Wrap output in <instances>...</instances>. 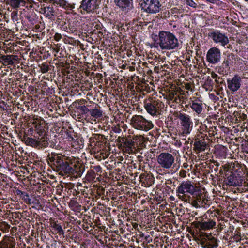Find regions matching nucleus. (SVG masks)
Here are the masks:
<instances>
[{
    "mask_svg": "<svg viewBox=\"0 0 248 248\" xmlns=\"http://www.w3.org/2000/svg\"><path fill=\"white\" fill-rule=\"evenodd\" d=\"M52 227L55 229V230L57 231V233H58L60 235L64 234V232L60 225L55 222L53 224Z\"/></svg>",
    "mask_w": 248,
    "mask_h": 248,
    "instance_id": "nucleus-27",
    "label": "nucleus"
},
{
    "mask_svg": "<svg viewBox=\"0 0 248 248\" xmlns=\"http://www.w3.org/2000/svg\"><path fill=\"white\" fill-rule=\"evenodd\" d=\"M147 177H149L150 178V176H146V178H147Z\"/></svg>",
    "mask_w": 248,
    "mask_h": 248,
    "instance_id": "nucleus-56",
    "label": "nucleus"
},
{
    "mask_svg": "<svg viewBox=\"0 0 248 248\" xmlns=\"http://www.w3.org/2000/svg\"><path fill=\"white\" fill-rule=\"evenodd\" d=\"M195 188L189 180L182 182L176 189L177 196L181 200L190 203L191 197L188 194L193 195Z\"/></svg>",
    "mask_w": 248,
    "mask_h": 248,
    "instance_id": "nucleus-3",
    "label": "nucleus"
},
{
    "mask_svg": "<svg viewBox=\"0 0 248 248\" xmlns=\"http://www.w3.org/2000/svg\"><path fill=\"white\" fill-rule=\"evenodd\" d=\"M224 170L226 171H227L229 169V165L226 164L224 166Z\"/></svg>",
    "mask_w": 248,
    "mask_h": 248,
    "instance_id": "nucleus-44",
    "label": "nucleus"
},
{
    "mask_svg": "<svg viewBox=\"0 0 248 248\" xmlns=\"http://www.w3.org/2000/svg\"><path fill=\"white\" fill-rule=\"evenodd\" d=\"M220 51L217 47L211 48L207 53L206 59L210 63L215 64L218 62L220 61Z\"/></svg>",
    "mask_w": 248,
    "mask_h": 248,
    "instance_id": "nucleus-9",
    "label": "nucleus"
},
{
    "mask_svg": "<svg viewBox=\"0 0 248 248\" xmlns=\"http://www.w3.org/2000/svg\"><path fill=\"white\" fill-rule=\"evenodd\" d=\"M175 145L180 147L182 145V143L180 141H177L175 143Z\"/></svg>",
    "mask_w": 248,
    "mask_h": 248,
    "instance_id": "nucleus-46",
    "label": "nucleus"
},
{
    "mask_svg": "<svg viewBox=\"0 0 248 248\" xmlns=\"http://www.w3.org/2000/svg\"><path fill=\"white\" fill-rule=\"evenodd\" d=\"M21 3L25 4L23 0H8V4L14 9H17Z\"/></svg>",
    "mask_w": 248,
    "mask_h": 248,
    "instance_id": "nucleus-23",
    "label": "nucleus"
},
{
    "mask_svg": "<svg viewBox=\"0 0 248 248\" xmlns=\"http://www.w3.org/2000/svg\"><path fill=\"white\" fill-rule=\"evenodd\" d=\"M0 59L6 65H13L18 61V56L14 55H0Z\"/></svg>",
    "mask_w": 248,
    "mask_h": 248,
    "instance_id": "nucleus-15",
    "label": "nucleus"
},
{
    "mask_svg": "<svg viewBox=\"0 0 248 248\" xmlns=\"http://www.w3.org/2000/svg\"><path fill=\"white\" fill-rule=\"evenodd\" d=\"M177 117L180 120L181 125L183 127V134H189L192 128L193 124L190 116L184 113L179 112Z\"/></svg>",
    "mask_w": 248,
    "mask_h": 248,
    "instance_id": "nucleus-8",
    "label": "nucleus"
},
{
    "mask_svg": "<svg viewBox=\"0 0 248 248\" xmlns=\"http://www.w3.org/2000/svg\"><path fill=\"white\" fill-rule=\"evenodd\" d=\"M48 145V142L46 138L42 137L40 138H38L37 140V148L40 149L46 148Z\"/></svg>",
    "mask_w": 248,
    "mask_h": 248,
    "instance_id": "nucleus-20",
    "label": "nucleus"
},
{
    "mask_svg": "<svg viewBox=\"0 0 248 248\" xmlns=\"http://www.w3.org/2000/svg\"><path fill=\"white\" fill-rule=\"evenodd\" d=\"M185 89L187 90H191V91L192 90V89H191V85L189 83H185Z\"/></svg>",
    "mask_w": 248,
    "mask_h": 248,
    "instance_id": "nucleus-39",
    "label": "nucleus"
},
{
    "mask_svg": "<svg viewBox=\"0 0 248 248\" xmlns=\"http://www.w3.org/2000/svg\"><path fill=\"white\" fill-rule=\"evenodd\" d=\"M78 108L82 112V113L84 114H86L87 113L90 112V109H88V108L85 106H79Z\"/></svg>",
    "mask_w": 248,
    "mask_h": 248,
    "instance_id": "nucleus-30",
    "label": "nucleus"
},
{
    "mask_svg": "<svg viewBox=\"0 0 248 248\" xmlns=\"http://www.w3.org/2000/svg\"><path fill=\"white\" fill-rule=\"evenodd\" d=\"M227 184L230 186H238L239 183L237 181L236 177H234L232 175H230L227 178Z\"/></svg>",
    "mask_w": 248,
    "mask_h": 248,
    "instance_id": "nucleus-22",
    "label": "nucleus"
},
{
    "mask_svg": "<svg viewBox=\"0 0 248 248\" xmlns=\"http://www.w3.org/2000/svg\"><path fill=\"white\" fill-rule=\"evenodd\" d=\"M164 104L160 100L150 98L144 101V108L146 111L152 116L159 114L161 109L163 108Z\"/></svg>",
    "mask_w": 248,
    "mask_h": 248,
    "instance_id": "nucleus-5",
    "label": "nucleus"
},
{
    "mask_svg": "<svg viewBox=\"0 0 248 248\" xmlns=\"http://www.w3.org/2000/svg\"><path fill=\"white\" fill-rule=\"evenodd\" d=\"M44 1H45L46 0H44Z\"/></svg>",
    "mask_w": 248,
    "mask_h": 248,
    "instance_id": "nucleus-58",
    "label": "nucleus"
},
{
    "mask_svg": "<svg viewBox=\"0 0 248 248\" xmlns=\"http://www.w3.org/2000/svg\"><path fill=\"white\" fill-rule=\"evenodd\" d=\"M54 38L56 41H59L62 38V35L60 33H55V34L54 36Z\"/></svg>",
    "mask_w": 248,
    "mask_h": 248,
    "instance_id": "nucleus-37",
    "label": "nucleus"
},
{
    "mask_svg": "<svg viewBox=\"0 0 248 248\" xmlns=\"http://www.w3.org/2000/svg\"><path fill=\"white\" fill-rule=\"evenodd\" d=\"M69 168L71 170L68 172V174L73 175L76 177H80L83 171V169L79 163H71Z\"/></svg>",
    "mask_w": 248,
    "mask_h": 248,
    "instance_id": "nucleus-13",
    "label": "nucleus"
},
{
    "mask_svg": "<svg viewBox=\"0 0 248 248\" xmlns=\"http://www.w3.org/2000/svg\"><path fill=\"white\" fill-rule=\"evenodd\" d=\"M188 142H189V141H186V142H185V143H186V144H187V143H188Z\"/></svg>",
    "mask_w": 248,
    "mask_h": 248,
    "instance_id": "nucleus-54",
    "label": "nucleus"
},
{
    "mask_svg": "<svg viewBox=\"0 0 248 248\" xmlns=\"http://www.w3.org/2000/svg\"><path fill=\"white\" fill-rule=\"evenodd\" d=\"M102 113V111L101 109H98L97 108L90 109V114L91 116L93 117V120L94 121H95L96 119L102 117L103 115Z\"/></svg>",
    "mask_w": 248,
    "mask_h": 248,
    "instance_id": "nucleus-19",
    "label": "nucleus"
},
{
    "mask_svg": "<svg viewBox=\"0 0 248 248\" xmlns=\"http://www.w3.org/2000/svg\"><path fill=\"white\" fill-rule=\"evenodd\" d=\"M69 6V7L71 8V9H74L75 8V4H68Z\"/></svg>",
    "mask_w": 248,
    "mask_h": 248,
    "instance_id": "nucleus-48",
    "label": "nucleus"
},
{
    "mask_svg": "<svg viewBox=\"0 0 248 248\" xmlns=\"http://www.w3.org/2000/svg\"><path fill=\"white\" fill-rule=\"evenodd\" d=\"M45 16L49 18H51L54 16V11L52 7H46L43 9Z\"/></svg>",
    "mask_w": 248,
    "mask_h": 248,
    "instance_id": "nucleus-24",
    "label": "nucleus"
},
{
    "mask_svg": "<svg viewBox=\"0 0 248 248\" xmlns=\"http://www.w3.org/2000/svg\"><path fill=\"white\" fill-rule=\"evenodd\" d=\"M209 36L215 43H220L222 46H225L229 43L228 37L219 31L212 32Z\"/></svg>",
    "mask_w": 248,
    "mask_h": 248,
    "instance_id": "nucleus-11",
    "label": "nucleus"
},
{
    "mask_svg": "<svg viewBox=\"0 0 248 248\" xmlns=\"http://www.w3.org/2000/svg\"><path fill=\"white\" fill-rule=\"evenodd\" d=\"M0 248H9V244L6 242H1Z\"/></svg>",
    "mask_w": 248,
    "mask_h": 248,
    "instance_id": "nucleus-38",
    "label": "nucleus"
},
{
    "mask_svg": "<svg viewBox=\"0 0 248 248\" xmlns=\"http://www.w3.org/2000/svg\"><path fill=\"white\" fill-rule=\"evenodd\" d=\"M132 0H115L116 5L123 9H129L132 6Z\"/></svg>",
    "mask_w": 248,
    "mask_h": 248,
    "instance_id": "nucleus-18",
    "label": "nucleus"
},
{
    "mask_svg": "<svg viewBox=\"0 0 248 248\" xmlns=\"http://www.w3.org/2000/svg\"><path fill=\"white\" fill-rule=\"evenodd\" d=\"M183 98V97H181L179 95H177V94L175 96L174 99L173 100V102L176 103H180L181 99Z\"/></svg>",
    "mask_w": 248,
    "mask_h": 248,
    "instance_id": "nucleus-35",
    "label": "nucleus"
},
{
    "mask_svg": "<svg viewBox=\"0 0 248 248\" xmlns=\"http://www.w3.org/2000/svg\"><path fill=\"white\" fill-rule=\"evenodd\" d=\"M207 146V143L204 140H196L194 142L193 150L197 153L204 151Z\"/></svg>",
    "mask_w": 248,
    "mask_h": 248,
    "instance_id": "nucleus-16",
    "label": "nucleus"
},
{
    "mask_svg": "<svg viewBox=\"0 0 248 248\" xmlns=\"http://www.w3.org/2000/svg\"><path fill=\"white\" fill-rule=\"evenodd\" d=\"M201 199L202 198H201L200 195H198L196 196V201H200L201 200Z\"/></svg>",
    "mask_w": 248,
    "mask_h": 248,
    "instance_id": "nucleus-45",
    "label": "nucleus"
},
{
    "mask_svg": "<svg viewBox=\"0 0 248 248\" xmlns=\"http://www.w3.org/2000/svg\"><path fill=\"white\" fill-rule=\"evenodd\" d=\"M161 4L158 0H142L141 7L145 11L149 13L159 12Z\"/></svg>",
    "mask_w": 248,
    "mask_h": 248,
    "instance_id": "nucleus-7",
    "label": "nucleus"
},
{
    "mask_svg": "<svg viewBox=\"0 0 248 248\" xmlns=\"http://www.w3.org/2000/svg\"><path fill=\"white\" fill-rule=\"evenodd\" d=\"M188 166V165L187 164V163H184L183 165V167L184 168H187Z\"/></svg>",
    "mask_w": 248,
    "mask_h": 248,
    "instance_id": "nucleus-47",
    "label": "nucleus"
},
{
    "mask_svg": "<svg viewBox=\"0 0 248 248\" xmlns=\"http://www.w3.org/2000/svg\"><path fill=\"white\" fill-rule=\"evenodd\" d=\"M241 78L238 75H235L232 79L227 80L228 88L230 91L235 92L241 86Z\"/></svg>",
    "mask_w": 248,
    "mask_h": 248,
    "instance_id": "nucleus-12",
    "label": "nucleus"
},
{
    "mask_svg": "<svg viewBox=\"0 0 248 248\" xmlns=\"http://www.w3.org/2000/svg\"><path fill=\"white\" fill-rule=\"evenodd\" d=\"M135 142L130 139H125L123 142V147L124 148L125 152L130 154L134 153L133 148H134Z\"/></svg>",
    "mask_w": 248,
    "mask_h": 248,
    "instance_id": "nucleus-17",
    "label": "nucleus"
},
{
    "mask_svg": "<svg viewBox=\"0 0 248 248\" xmlns=\"http://www.w3.org/2000/svg\"><path fill=\"white\" fill-rule=\"evenodd\" d=\"M49 160L53 165L54 169L62 176L68 174L71 170L69 168L70 163L67 161V158L61 154H52L49 157Z\"/></svg>",
    "mask_w": 248,
    "mask_h": 248,
    "instance_id": "nucleus-2",
    "label": "nucleus"
},
{
    "mask_svg": "<svg viewBox=\"0 0 248 248\" xmlns=\"http://www.w3.org/2000/svg\"><path fill=\"white\" fill-rule=\"evenodd\" d=\"M130 124L135 129L147 131L154 127L151 121L145 119L141 115H134L130 120Z\"/></svg>",
    "mask_w": 248,
    "mask_h": 248,
    "instance_id": "nucleus-4",
    "label": "nucleus"
},
{
    "mask_svg": "<svg viewBox=\"0 0 248 248\" xmlns=\"http://www.w3.org/2000/svg\"><path fill=\"white\" fill-rule=\"evenodd\" d=\"M68 137L69 140H73L74 139L73 138L71 135H68Z\"/></svg>",
    "mask_w": 248,
    "mask_h": 248,
    "instance_id": "nucleus-50",
    "label": "nucleus"
},
{
    "mask_svg": "<svg viewBox=\"0 0 248 248\" xmlns=\"http://www.w3.org/2000/svg\"><path fill=\"white\" fill-rule=\"evenodd\" d=\"M39 67L42 73H46L49 70V66L46 63L42 64L41 65H39Z\"/></svg>",
    "mask_w": 248,
    "mask_h": 248,
    "instance_id": "nucleus-29",
    "label": "nucleus"
},
{
    "mask_svg": "<svg viewBox=\"0 0 248 248\" xmlns=\"http://www.w3.org/2000/svg\"><path fill=\"white\" fill-rule=\"evenodd\" d=\"M186 172L184 170H181L179 172V176L181 177L185 178L186 177Z\"/></svg>",
    "mask_w": 248,
    "mask_h": 248,
    "instance_id": "nucleus-36",
    "label": "nucleus"
},
{
    "mask_svg": "<svg viewBox=\"0 0 248 248\" xmlns=\"http://www.w3.org/2000/svg\"><path fill=\"white\" fill-rule=\"evenodd\" d=\"M202 103H199L192 101V104L190 105V107L197 114H200L202 111Z\"/></svg>",
    "mask_w": 248,
    "mask_h": 248,
    "instance_id": "nucleus-21",
    "label": "nucleus"
},
{
    "mask_svg": "<svg viewBox=\"0 0 248 248\" xmlns=\"http://www.w3.org/2000/svg\"><path fill=\"white\" fill-rule=\"evenodd\" d=\"M95 168L96 170L97 169L98 170H100L101 169V168H100V167L99 166H98L95 167Z\"/></svg>",
    "mask_w": 248,
    "mask_h": 248,
    "instance_id": "nucleus-51",
    "label": "nucleus"
},
{
    "mask_svg": "<svg viewBox=\"0 0 248 248\" xmlns=\"http://www.w3.org/2000/svg\"><path fill=\"white\" fill-rule=\"evenodd\" d=\"M21 198L24 201V202L27 204H31V199L29 198V195L28 193L24 192Z\"/></svg>",
    "mask_w": 248,
    "mask_h": 248,
    "instance_id": "nucleus-28",
    "label": "nucleus"
},
{
    "mask_svg": "<svg viewBox=\"0 0 248 248\" xmlns=\"http://www.w3.org/2000/svg\"><path fill=\"white\" fill-rule=\"evenodd\" d=\"M157 44L162 50H170L177 48L179 43L177 38L169 31H160Z\"/></svg>",
    "mask_w": 248,
    "mask_h": 248,
    "instance_id": "nucleus-1",
    "label": "nucleus"
},
{
    "mask_svg": "<svg viewBox=\"0 0 248 248\" xmlns=\"http://www.w3.org/2000/svg\"><path fill=\"white\" fill-rule=\"evenodd\" d=\"M177 95V93L174 91H171L169 93L167 96V98L170 100L173 101L175 96Z\"/></svg>",
    "mask_w": 248,
    "mask_h": 248,
    "instance_id": "nucleus-31",
    "label": "nucleus"
},
{
    "mask_svg": "<svg viewBox=\"0 0 248 248\" xmlns=\"http://www.w3.org/2000/svg\"><path fill=\"white\" fill-rule=\"evenodd\" d=\"M1 232H0V237L1 236Z\"/></svg>",
    "mask_w": 248,
    "mask_h": 248,
    "instance_id": "nucleus-55",
    "label": "nucleus"
},
{
    "mask_svg": "<svg viewBox=\"0 0 248 248\" xmlns=\"http://www.w3.org/2000/svg\"><path fill=\"white\" fill-rule=\"evenodd\" d=\"M157 162L162 168L169 170L174 164L175 158L171 154L163 152L157 156Z\"/></svg>",
    "mask_w": 248,
    "mask_h": 248,
    "instance_id": "nucleus-6",
    "label": "nucleus"
},
{
    "mask_svg": "<svg viewBox=\"0 0 248 248\" xmlns=\"http://www.w3.org/2000/svg\"><path fill=\"white\" fill-rule=\"evenodd\" d=\"M215 162L216 163V166H218L219 165V164L218 162Z\"/></svg>",
    "mask_w": 248,
    "mask_h": 248,
    "instance_id": "nucleus-53",
    "label": "nucleus"
},
{
    "mask_svg": "<svg viewBox=\"0 0 248 248\" xmlns=\"http://www.w3.org/2000/svg\"><path fill=\"white\" fill-rule=\"evenodd\" d=\"M24 192L23 191H22L21 190H17L16 191V194L18 196H20V197L22 195V194L24 193Z\"/></svg>",
    "mask_w": 248,
    "mask_h": 248,
    "instance_id": "nucleus-42",
    "label": "nucleus"
},
{
    "mask_svg": "<svg viewBox=\"0 0 248 248\" xmlns=\"http://www.w3.org/2000/svg\"><path fill=\"white\" fill-rule=\"evenodd\" d=\"M15 245L13 244H10L9 245V248H15Z\"/></svg>",
    "mask_w": 248,
    "mask_h": 248,
    "instance_id": "nucleus-49",
    "label": "nucleus"
},
{
    "mask_svg": "<svg viewBox=\"0 0 248 248\" xmlns=\"http://www.w3.org/2000/svg\"><path fill=\"white\" fill-rule=\"evenodd\" d=\"M195 227L199 230H206L213 228L216 225V222L213 220H209L208 221H197L193 223Z\"/></svg>",
    "mask_w": 248,
    "mask_h": 248,
    "instance_id": "nucleus-14",
    "label": "nucleus"
},
{
    "mask_svg": "<svg viewBox=\"0 0 248 248\" xmlns=\"http://www.w3.org/2000/svg\"><path fill=\"white\" fill-rule=\"evenodd\" d=\"M192 205L195 207H198V203L197 202V201L196 200H194L192 202Z\"/></svg>",
    "mask_w": 248,
    "mask_h": 248,
    "instance_id": "nucleus-43",
    "label": "nucleus"
},
{
    "mask_svg": "<svg viewBox=\"0 0 248 248\" xmlns=\"http://www.w3.org/2000/svg\"><path fill=\"white\" fill-rule=\"evenodd\" d=\"M245 0L246 1H248V0Z\"/></svg>",
    "mask_w": 248,
    "mask_h": 248,
    "instance_id": "nucleus-57",
    "label": "nucleus"
},
{
    "mask_svg": "<svg viewBox=\"0 0 248 248\" xmlns=\"http://www.w3.org/2000/svg\"><path fill=\"white\" fill-rule=\"evenodd\" d=\"M207 248H212L217 247L218 246L217 240V238L211 237L207 239Z\"/></svg>",
    "mask_w": 248,
    "mask_h": 248,
    "instance_id": "nucleus-25",
    "label": "nucleus"
},
{
    "mask_svg": "<svg viewBox=\"0 0 248 248\" xmlns=\"http://www.w3.org/2000/svg\"><path fill=\"white\" fill-rule=\"evenodd\" d=\"M211 77L215 79V80L218 78V75L216 74L214 72H212L211 73Z\"/></svg>",
    "mask_w": 248,
    "mask_h": 248,
    "instance_id": "nucleus-40",
    "label": "nucleus"
},
{
    "mask_svg": "<svg viewBox=\"0 0 248 248\" xmlns=\"http://www.w3.org/2000/svg\"><path fill=\"white\" fill-rule=\"evenodd\" d=\"M42 133H43V131L41 130H39L38 132V133L39 134V135H41Z\"/></svg>",
    "mask_w": 248,
    "mask_h": 248,
    "instance_id": "nucleus-52",
    "label": "nucleus"
},
{
    "mask_svg": "<svg viewBox=\"0 0 248 248\" xmlns=\"http://www.w3.org/2000/svg\"><path fill=\"white\" fill-rule=\"evenodd\" d=\"M233 239L236 242L240 241L241 240L240 233L238 232L236 234L234 235V236H233Z\"/></svg>",
    "mask_w": 248,
    "mask_h": 248,
    "instance_id": "nucleus-34",
    "label": "nucleus"
},
{
    "mask_svg": "<svg viewBox=\"0 0 248 248\" xmlns=\"http://www.w3.org/2000/svg\"><path fill=\"white\" fill-rule=\"evenodd\" d=\"M185 1H186V4L190 7L196 8L197 6V4L192 0H185Z\"/></svg>",
    "mask_w": 248,
    "mask_h": 248,
    "instance_id": "nucleus-32",
    "label": "nucleus"
},
{
    "mask_svg": "<svg viewBox=\"0 0 248 248\" xmlns=\"http://www.w3.org/2000/svg\"><path fill=\"white\" fill-rule=\"evenodd\" d=\"M201 245L202 246L203 248H207V239L206 238H202L200 240V242Z\"/></svg>",
    "mask_w": 248,
    "mask_h": 248,
    "instance_id": "nucleus-33",
    "label": "nucleus"
},
{
    "mask_svg": "<svg viewBox=\"0 0 248 248\" xmlns=\"http://www.w3.org/2000/svg\"><path fill=\"white\" fill-rule=\"evenodd\" d=\"M25 143L28 146H31L37 148V140L28 137L25 139Z\"/></svg>",
    "mask_w": 248,
    "mask_h": 248,
    "instance_id": "nucleus-26",
    "label": "nucleus"
},
{
    "mask_svg": "<svg viewBox=\"0 0 248 248\" xmlns=\"http://www.w3.org/2000/svg\"><path fill=\"white\" fill-rule=\"evenodd\" d=\"M217 84H222L223 82V79L220 77L218 78L215 80Z\"/></svg>",
    "mask_w": 248,
    "mask_h": 248,
    "instance_id": "nucleus-41",
    "label": "nucleus"
},
{
    "mask_svg": "<svg viewBox=\"0 0 248 248\" xmlns=\"http://www.w3.org/2000/svg\"><path fill=\"white\" fill-rule=\"evenodd\" d=\"M97 0H83L80 8H82L87 13H93L98 8Z\"/></svg>",
    "mask_w": 248,
    "mask_h": 248,
    "instance_id": "nucleus-10",
    "label": "nucleus"
}]
</instances>
